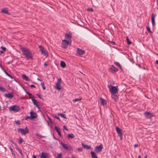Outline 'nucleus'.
I'll return each mask as SVG.
<instances>
[{
    "label": "nucleus",
    "instance_id": "obj_3",
    "mask_svg": "<svg viewBox=\"0 0 158 158\" xmlns=\"http://www.w3.org/2000/svg\"><path fill=\"white\" fill-rule=\"evenodd\" d=\"M20 109V108L19 107L16 105L12 106L9 108V110L10 111H14V112H18Z\"/></svg>",
    "mask_w": 158,
    "mask_h": 158
},
{
    "label": "nucleus",
    "instance_id": "obj_21",
    "mask_svg": "<svg viewBox=\"0 0 158 158\" xmlns=\"http://www.w3.org/2000/svg\"><path fill=\"white\" fill-rule=\"evenodd\" d=\"M32 101L34 104V105H35V106L37 107L38 108H39V103L38 102H37L36 100L35 99H32Z\"/></svg>",
    "mask_w": 158,
    "mask_h": 158
},
{
    "label": "nucleus",
    "instance_id": "obj_42",
    "mask_svg": "<svg viewBox=\"0 0 158 158\" xmlns=\"http://www.w3.org/2000/svg\"><path fill=\"white\" fill-rule=\"evenodd\" d=\"M15 123L17 125H19L20 124V121L18 120L15 121Z\"/></svg>",
    "mask_w": 158,
    "mask_h": 158
},
{
    "label": "nucleus",
    "instance_id": "obj_55",
    "mask_svg": "<svg viewBox=\"0 0 158 158\" xmlns=\"http://www.w3.org/2000/svg\"><path fill=\"white\" fill-rule=\"evenodd\" d=\"M12 62H13V61L11 60V61H10L8 62L7 63V64H9L10 63H12Z\"/></svg>",
    "mask_w": 158,
    "mask_h": 158
},
{
    "label": "nucleus",
    "instance_id": "obj_50",
    "mask_svg": "<svg viewBox=\"0 0 158 158\" xmlns=\"http://www.w3.org/2000/svg\"><path fill=\"white\" fill-rule=\"evenodd\" d=\"M63 129H65L67 131H68V129L66 127V126H64L63 127Z\"/></svg>",
    "mask_w": 158,
    "mask_h": 158
},
{
    "label": "nucleus",
    "instance_id": "obj_56",
    "mask_svg": "<svg viewBox=\"0 0 158 158\" xmlns=\"http://www.w3.org/2000/svg\"><path fill=\"white\" fill-rule=\"evenodd\" d=\"M10 142H11L13 144H14L15 145H16V144H15V143L13 141H12V140H10Z\"/></svg>",
    "mask_w": 158,
    "mask_h": 158
},
{
    "label": "nucleus",
    "instance_id": "obj_4",
    "mask_svg": "<svg viewBox=\"0 0 158 158\" xmlns=\"http://www.w3.org/2000/svg\"><path fill=\"white\" fill-rule=\"evenodd\" d=\"M61 82L62 80L61 78H58L57 79L55 88L58 90H60L62 88L61 86Z\"/></svg>",
    "mask_w": 158,
    "mask_h": 158
},
{
    "label": "nucleus",
    "instance_id": "obj_20",
    "mask_svg": "<svg viewBox=\"0 0 158 158\" xmlns=\"http://www.w3.org/2000/svg\"><path fill=\"white\" fill-rule=\"evenodd\" d=\"M110 69L111 71H114V72H116L118 71V69L113 65L111 66L110 68Z\"/></svg>",
    "mask_w": 158,
    "mask_h": 158
},
{
    "label": "nucleus",
    "instance_id": "obj_63",
    "mask_svg": "<svg viewBox=\"0 0 158 158\" xmlns=\"http://www.w3.org/2000/svg\"><path fill=\"white\" fill-rule=\"evenodd\" d=\"M138 158H141V156L140 155L138 156Z\"/></svg>",
    "mask_w": 158,
    "mask_h": 158
},
{
    "label": "nucleus",
    "instance_id": "obj_24",
    "mask_svg": "<svg viewBox=\"0 0 158 158\" xmlns=\"http://www.w3.org/2000/svg\"><path fill=\"white\" fill-rule=\"evenodd\" d=\"M90 154L92 158H98L96 155V153H95L94 152L91 151L90 152Z\"/></svg>",
    "mask_w": 158,
    "mask_h": 158
},
{
    "label": "nucleus",
    "instance_id": "obj_35",
    "mask_svg": "<svg viewBox=\"0 0 158 158\" xmlns=\"http://www.w3.org/2000/svg\"><path fill=\"white\" fill-rule=\"evenodd\" d=\"M0 90L3 92H4L6 91V89L0 86Z\"/></svg>",
    "mask_w": 158,
    "mask_h": 158
},
{
    "label": "nucleus",
    "instance_id": "obj_26",
    "mask_svg": "<svg viewBox=\"0 0 158 158\" xmlns=\"http://www.w3.org/2000/svg\"><path fill=\"white\" fill-rule=\"evenodd\" d=\"M22 77L23 80H25L26 81H28L29 80V79L28 77L25 74L22 75Z\"/></svg>",
    "mask_w": 158,
    "mask_h": 158
},
{
    "label": "nucleus",
    "instance_id": "obj_27",
    "mask_svg": "<svg viewBox=\"0 0 158 158\" xmlns=\"http://www.w3.org/2000/svg\"><path fill=\"white\" fill-rule=\"evenodd\" d=\"M66 64L65 62L64 61H61L60 62V66H61L63 68H65L66 66Z\"/></svg>",
    "mask_w": 158,
    "mask_h": 158
},
{
    "label": "nucleus",
    "instance_id": "obj_1",
    "mask_svg": "<svg viewBox=\"0 0 158 158\" xmlns=\"http://www.w3.org/2000/svg\"><path fill=\"white\" fill-rule=\"evenodd\" d=\"M19 48L21 50L23 54L28 59H32V53L29 49L22 46L21 45H19Z\"/></svg>",
    "mask_w": 158,
    "mask_h": 158
},
{
    "label": "nucleus",
    "instance_id": "obj_23",
    "mask_svg": "<svg viewBox=\"0 0 158 158\" xmlns=\"http://www.w3.org/2000/svg\"><path fill=\"white\" fill-rule=\"evenodd\" d=\"M81 145L84 149H91V147L89 145H85L83 143H82Z\"/></svg>",
    "mask_w": 158,
    "mask_h": 158
},
{
    "label": "nucleus",
    "instance_id": "obj_49",
    "mask_svg": "<svg viewBox=\"0 0 158 158\" xmlns=\"http://www.w3.org/2000/svg\"><path fill=\"white\" fill-rule=\"evenodd\" d=\"M26 93L30 97H31V96H32L31 94L28 92H27Z\"/></svg>",
    "mask_w": 158,
    "mask_h": 158
},
{
    "label": "nucleus",
    "instance_id": "obj_36",
    "mask_svg": "<svg viewBox=\"0 0 158 158\" xmlns=\"http://www.w3.org/2000/svg\"><path fill=\"white\" fill-rule=\"evenodd\" d=\"M126 40L127 43V44H131V42L130 41L128 37H126Z\"/></svg>",
    "mask_w": 158,
    "mask_h": 158
},
{
    "label": "nucleus",
    "instance_id": "obj_18",
    "mask_svg": "<svg viewBox=\"0 0 158 158\" xmlns=\"http://www.w3.org/2000/svg\"><path fill=\"white\" fill-rule=\"evenodd\" d=\"M55 129L58 135L60 137L61 136V132H60V128L57 127V126H56L55 127Z\"/></svg>",
    "mask_w": 158,
    "mask_h": 158
},
{
    "label": "nucleus",
    "instance_id": "obj_41",
    "mask_svg": "<svg viewBox=\"0 0 158 158\" xmlns=\"http://www.w3.org/2000/svg\"><path fill=\"white\" fill-rule=\"evenodd\" d=\"M36 135L38 137H40V138H44V136L41 135V134H36Z\"/></svg>",
    "mask_w": 158,
    "mask_h": 158
},
{
    "label": "nucleus",
    "instance_id": "obj_17",
    "mask_svg": "<svg viewBox=\"0 0 158 158\" xmlns=\"http://www.w3.org/2000/svg\"><path fill=\"white\" fill-rule=\"evenodd\" d=\"M4 96L8 98H11L14 97V94L13 93L6 94H4Z\"/></svg>",
    "mask_w": 158,
    "mask_h": 158
},
{
    "label": "nucleus",
    "instance_id": "obj_25",
    "mask_svg": "<svg viewBox=\"0 0 158 158\" xmlns=\"http://www.w3.org/2000/svg\"><path fill=\"white\" fill-rule=\"evenodd\" d=\"M100 100L102 104L103 105L106 104V101L102 98H100Z\"/></svg>",
    "mask_w": 158,
    "mask_h": 158
},
{
    "label": "nucleus",
    "instance_id": "obj_57",
    "mask_svg": "<svg viewBox=\"0 0 158 158\" xmlns=\"http://www.w3.org/2000/svg\"><path fill=\"white\" fill-rule=\"evenodd\" d=\"M138 146V144H135L134 145V147L135 148H136Z\"/></svg>",
    "mask_w": 158,
    "mask_h": 158
},
{
    "label": "nucleus",
    "instance_id": "obj_8",
    "mask_svg": "<svg viewBox=\"0 0 158 158\" xmlns=\"http://www.w3.org/2000/svg\"><path fill=\"white\" fill-rule=\"evenodd\" d=\"M65 38L68 41L71 42V39L72 38V34L71 32H69L68 33H66L65 35Z\"/></svg>",
    "mask_w": 158,
    "mask_h": 158
},
{
    "label": "nucleus",
    "instance_id": "obj_62",
    "mask_svg": "<svg viewBox=\"0 0 158 158\" xmlns=\"http://www.w3.org/2000/svg\"><path fill=\"white\" fill-rule=\"evenodd\" d=\"M37 79V80H38L39 81H41V79H39V78H38Z\"/></svg>",
    "mask_w": 158,
    "mask_h": 158
},
{
    "label": "nucleus",
    "instance_id": "obj_54",
    "mask_svg": "<svg viewBox=\"0 0 158 158\" xmlns=\"http://www.w3.org/2000/svg\"><path fill=\"white\" fill-rule=\"evenodd\" d=\"M30 87L32 88H35V86L33 85H31Z\"/></svg>",
    "mask_w": 158,
    "mask_h": 158
},
{
    "label": "nucleus",
    "instance_id": "obj_34",
    "mask_svg": "<svg viewBox=\"0 0 158 158\" xmlns=\"http://www.w3.org/2000/svg\"><path fill=\"white\" fill-rule=\"evenodd\" d=\"M62 156V154L61 153H60L57 155L56 158H63Z\"/></svg>",
    "mask_w": 158,
    "mask_h": 158
},
{
    "label": "nucleus",
    "instance_id": "obj_5",
    "mask_svg": "<svg viewBox=\"0 0 158 158\" xmlns=\"http://www.w3.org/2000/svg\"><path fill=\"white\" fill-rule=\"evenodd\" d=\"M18 132H21V134L23 135H26V134L29 133V130L27 127H26L25 128H18Z\"/></svg>",
    "mask_w": 158,
    "mask_h": 158
},
{
    "label": "nucleus",
    "instance_id": "obj_31",
    "mask_svg": "<svg viewBox=\"0 0 158 158\" xmlns=\"http://www.w3.org/2000/svg\"><path fill=\"white\" fill-rule=\"evenodd\" d=\"M16 150L18 151V152H19V153H20L21 155L22 156V157H23V154L22 152L19 149V148L18 147H16Z\"/></svg>",
    "mask_w": 158,
    "mask_h": 158
},
{
    "label": "nucleus",
    "instance_id": "obj_61",
    "mask_svg": "<svg viewBox=\"0 0 158 158\" xmlns=\"http://www.w3.org/2000/svg\"><path fill=\"white\" fill-rule=\"evenodd\" d=\"M156 64L158 65V60H156Z\"/></svg>",
    "mask_w": 158,
    "mask_h": 158
},
{
    "label": "nucleus",
    "instance_id": "obj_13",
    "mask_svg": "<svg viewBox=\"0 0 158 158\" xmlns=\"http://www.w3.org/2000/svg\"><path fill=\"white\" fill-rule=\"evenodd\" d=\"M30 113L31 115L30 118L31 119H33L36 118L37 116V114L35 112H33L32 111H31L30 112Z\"/></svg>",
    "mask_w": 158,
    "mask_h": 158
},
{
    "label": "nucleus",
    "instance_id": "obj_33",
    "mask_svg": "<svg viewBox=\"0 0 158 158\" xmlns=\"http://www.w3.org/2000/svg\"><path fill=\"white\" fill-rule=\"evenodd\" d=\"M11 154L13 156L14 158H16V155L15 154V152L13 150L11 151Z\"/></svg>",
    "mask_w": 158,
    "mask_h": 158
},
{
    "label": "nucleus",
    "instance_id": "obj_10",
    "mask_svg": "<svg viewBox=\"0 0 158 158\" xmlns=\"http://www.w3.org/2000/svg\"><path fill=\"white\" fill-rule=\"evenodd\" d=\"M103 148V145L102 144H101L99 146H97L95 148V151L97 152H99L102 151Z\"/></svg>",
    "mask_w": 158,
    "mask_h": 158
},
{
    "label": "nucleus",
    "instance_id": "obj_44",
    "mask_svg": "<svg viewBox=\"0 0 158 158\" xmlns=\"http://www.w3.org/2000/svg\"><path fill=\"white\" fill-rule=\"evenodd\" d=\"M1 48L2 50V51H3L4 52L6 51V48L5 47H3V46H1Z\"/></svg>",
    "mask_w": 158,
    "mask_h": 158
},
{
    "label": "nucleus",
    "instance_id": "obj_14",
    "mask_svg": "<svg viewBox=\"0 0 158 158\" xmlns=\"http://www.w3.org/2000/svg\"><path fill=\"white\" fill-rule=\"evenodd\" d=\"M60 144L62 146L63 148H65L68 150H70L71 149V147L68 146L67 144H64L63 142L60 143Z\"/></svg>",
    "mask_w": 158,
    "mask_h": 158
},
{
    "label": "nucleus",
    "instance_id": "obj_46",
    "mask_svg": "<svg viewBox=\"0 0 158 158\" xmlns=\"http://www.w3.org/2000/svg\"><path fill=\"white\" fill-rule=\"evenodd\" d=\"M2 69L3 70V71L7 75L8 74V73L7 72L5 71V70H4L2 68Z\"/></svg>",
    "mask_w": 158,
    "mask_h": 158
},
{
    "label": "nucleus",
    "instance_id": "obj_32",
    "mask_svg": "<svg viewBox=\"0 0 158 158\" xmlns=\"http://www.w3.org/2000/svg\"><path fill=\"white\" fill-rule=\"evenodd\" d=\"M41 85L42 87L43 88V89L44 90L46 89V88L45 86V85L44 82H43L41 83Z\"/></svg>",
    "mask_w": 158,
    "mask_h": 158
},
{
    "label": "nucleus",
    "instance_id": "obj_53",
    "mask_svg": "<svg viewBox=\"0 0 158 158\" xmlns=\"http://www.w3.org/2000/svg\"><path fill=\"white\" fill-rule=\"evenodd\" d=\"M30 118V116H27L25 118L26 120H27L28 119Z\"/></svg>",
    "mask_w": 158,
    "mask_h": 158
},
{
    "label": "nucleus",
    "instance_id": "obj_22",
    "mask_svg": "<svg viewBox=\"0 0 158 158\" xmlns=\"http://www.w3.org/2000/svg\"><path fill=\"white\" fill-rule=\"evenodd\" d=\"M2 12L4 13L9 15L10 13L8 12V9L6 8H4L2 10Z\"/></svg>",
    "mask_w": 158,
    "mask_h": 158
},
{
    "label": "nucleus",
    "instance_id": "obj_64",
    "mask_svg": "<svg viewBox=\"0 0 158 158\" xmlns=\"http://www.w3.org/2000/svg\"><path fill=\"white\" fill-rule=\"evenodd\" d=\"M147 157V156H145V158H146Z\"/></svg>",
    "mask_w": 158,
    "mask_h": 158
},
{
    "label": "nucleus",
    "instance_id": "obj_39",
    "mask_svg": "<svg viewBox=\"0 0 158 158\" xmlns=\"http://www.w3.org/2000/svg\"><path fill=\"white\" fill-rule=\"evenodd\" d=\"M9 148L10 149L11 151H13V146L12 145H10L9 147Z\"/></svg>",
    "mask_w": 158,
    "mask_h": 158
},
{
    "label": "nucleus",
    "instance_id": "obj_6",
    "mask_svg": "<svg viewBox=\"0 0 158 158\" xmlns=\"http://www.w3.org/2000/svg\"><path fill=\"white\" fill-rule=\"evenodd\" d=\"M70 41L66 40H62V46L64 48H66L69 44Z\"/></svg>",
    "mask_w": 158,
    "mask_h": 158
},
{
    "label": "nucleus",
    "instance_id": "obj_28",
    "mask_svg": "<svg viewBox=\"0 0 158 158\" xmlns=\"http://www.w3.org/2000/svg\"><path fill=\"white\" fill-rule=\"evenodd\" d=\"M58 115L60 116L61 117H62L63 118L66 119L67 118L66 116V115L62 113H58Z\"/></svg>",
    "mask_w": 158,
    "mask_h": 158
},
{
    "label": "nucleus",
    "instance_id": "obj_40",
    "mask_svg": "<svg viewBox=\"0 0 158 158\" xmlns=\"http://www.w3.org/2000/svg\"><path fill=\"white\" fill-rule=\"evenodd\" d=\"M146 28L147 31L150 33H152V31H151L150 30V27H149L147 26Z\"/></svg>",
    "mask_w": 158,
    "mask_h": 158
},
{
    "label": "nucleus",
    "instance_id": "obj_37",
    "mask_svg": "<svg viewBox=\"0 0 158 158\" xmlns=\"http://www.w3.org/2000/svg\"><path fill=\"white\" fill-rule=\"evenodd\" d=\"M81 98L80 99L76 98L73 100V101L74 102H76L81 100Z\"/></svg>",
    "mask_w": 158,
    "mask_h": 158
},
{
    "label": "nucleus",
    "instance_id": "obj_58",
    "mask_svg": "<svg viewBox=\"0 0 158 158\" xmlns=\"http://www.w3.org/2000/svg\"><path fill=\"white\" fill-rule=\"evenodd\" d=\"M44 65L45 66H47L48 65V64H47L46 62H45L44 64Z\"/></svg>",
    "mask_w": 158,
    "mask_h": 158
},
{
    "label": "nucleus",
    "instance_id": "obj_48",
    "mask_svg": "<svg viewBox=\"0 0 158 158\" xmlns=\"http://www.w3.org/2000/svg\"><path fill=\"white\" fill-rule=\"evenodd\" d=\"M54 117L55 118H56V119H57L59 120L60 121V118L59 117H58L55 116H54Z\"/></svg>",
    "mask_w": 158,
    "mask_h": 158
},
{
    "label": "nucleus",
    "instance_id": "obj_43",
    "mask_svg": "<svg viewBox=\"0 0 158 158\" xmlns=\"http://www.w3.org/2000/svg\"><path fill=\"white\" fill-rule=\"evenodd\" d=\"M77 150L78 152H81L83 150V148L82 147L78 148Z\"/></svg>",
    "mask_w": 158,
    "mask_h": 158
},
{
    "label": "nucleus",
    "instance_id": "obj_11",
    "mask_svg": "<svg viewBox=\"0 0 158 158\" xmlns=\"http://www.w3.org/2000/svg\"><path fill=\"white\" fill-rule=\"evenodd\" d=\"M85 51L84 50H82L79 48H77L76 51L77 53L79 55H81L84 54Z\"/></svg>",
    "mask_w": 158,
    "mask_h": 158
},
{
    "label": "nucleus",
    "instance_id": "obj_16",
    "mask_svg": "<svg viewBox=\"0 0 158 158\" xmlns=\"http://www.w3.org/2000/svg\"><path fill=\"white\" fill-rule=\"evenodd\" d=\"M156 16V14H152V22L153 27L155 26V19Z\"/></svg>",
    "mask_w": 158,
    "mask_h": 158
},
{
    "label": "nucleus",
    "instance_id": "obj_47",
    "mask_svg": "<svg viewBox=\"0 0 158 158\" xmlns=\"http://www.w3.org/2000/svg\"><path fill=\"white\" fill-rule=\"evenodd\" d=\"M37 95L39 97V98L41 99V95L39 93L37 94Z\"/></svg>",
    "mask_w": 158,
    "mask_h": 158
},
{
    "label": "nucleus",
    "instance_id": "obj_9",
    "mask_svg": "<svg viewBox=\"0 0 158 158\" xmlns=\"http://www.w3.org/2000/svg\"><path fill=\"white\" fill-rule=\"evenodd\" d=\"M116 130L119 136L120 137V139H122L123 136V134L122 133V130L119 127L117 126L116 127Z\"/></svg>",
    "mask_w": 158,
    "mask_h": 158
},
{
    "label": "nucleus",
    "instance_id": "obj_59",
    "mask_svg": "<svg viewBox=\"0 0 158 158\" xmlns=\"http://www.w3.org/2000/svg\"><path fill=\"white\" fill-rule=\"evenodd\" d=\"M33 158H36V156L35 155L33 156Z\"/></svg>",
    "mask_w": 158,
    "mask_h": 158
},
{
    "label": "nucleus",
    "instance_id": "obj_60",
    "mask_svg": "<svg viewBox=\"0 0 158 158\" xmlns=\"http://www.w3.org/2000/svg\"><path fill=\"white\" fill-rule=\"evenodd\" d=\"M0 52L1 53H4V52L2 50H1L0 51Z\"/></svg>",
    "mask_w": 158,
    "mask_h": 158
},
{
    "label": "nucleus",
    "instance_id": "obj_38",
    "mask_svg": "<svg viewBox=\"0 0 158 158\" xmlns=\"http://www.w3.org/2000/svg\"><path fill=\"white\" fill-rule=\"evenodd\" d=\"M18 140L19 143L20 144H21L23 142V139L21 138H19Z\"/></svg>",
    "mask_w": 158,
    "mask_h": 158
},
{
    "label": "nucleus",
    "instance_id": "obj_52",
    "mask_svg": "<svg viewBox=\"0 0 158 158\" xmlns=\"http://www.w3.org/2000/svg\"><path fill=\"white\" fill-rule=\"evenodd\" d=\"M11 79H12L13 78V77L12 76H11L10 74H8L7 75Z\"/></svg>",
    "mask_w": 158,
    "mask_h": 158
},
{
    "label": "nucleus",
    "instance_id": "obj_7",
    "mask_svg": "<svg viewBox=\"0 0 158 158\" xmlns=\"http://www.w3.org/2000/svg\"><path fill=\"white\" fill-rule=\"evenodd\" d=\"M110 91L112 94H116L118 92V89L117 87L112 86L109 89Z\"/></svg>",
    "mask_w": 158,
    "mask_h": 158
},
{
    "label": "nucleus",
    "instance_id": "obj_2",
    "mask_svg": "<svg viewBox=\"0 0 158 158\" xmlns=\"http://www.w3.org/2000/svg\"><path fill=\"white\" fill-rule=\"evenodd\" d=\"M38 47L40 49L39 51L41 52V53L46 57L48 56V54L47 50H46L41 45H39Z\"/></svg>",
    "mask_w": 158,
    "mask_h": 158
},
{
    "label": "nucleus",
    "instance_id": "obj_19",
    "mask_svg": "<svg viewBox=\"0 0 158 158\" xmlns=\"http://www.w3.org/2000/svg\"><path fill=\"white\" fill-rule=\"evenodd\" d=\"M111 94V97L112 98L114 99V101L115 102H117L118 98V96L117 95L115 94Z\"/></svg>",
    "mask_w": 158,
    "mask_h": 158
},
{
    "label": "nucleus",
    "instance_id": "obj_30",
    "mask_svg": "<svg viewBox=\"0 0 158 158\" xmlns=\"http://www.w3.org/2000/svg\"><path fill=\"white\" fill-rule=\"evenodd\" d=\"M68 138H73L74 137L73 134L71 133L69 134L68 135Z\"/></svg>",
    "mask_w": 158,
    "mask_h": 158
},
{
    "label": "nucleus",
    "instance_id": "obj_12",
    "mask_svg": "<svg viewBox=\"0 0 158 158\" xmlns=\"http://www.w3.org/2000/svg\"><path fill=\"white\" fill-rule=\"evenodd\" d=\"M50 157L48 153L44 152H42L40 156V158H49Z\"/></svg>",
    "mask_w": 158,
    "mask_h": 158
},
{
    "label": "nucleus",
    "instance_id": "obj_29",
    "mask_svg": "<svg viewBox=\"0 0 158 158\" xmlns=\"http://www.w3.org/2000/svg\"><path fill=\"white\" fill-rule=\"evenodd\" d=\"M114 64L116 66L118 67L121 69H122V68L120 63L118 62H115Z\"/></svg>",
    "mask_w": 158,
    "mask_h": 158
},
{
    "label": "nucleus",
    "instance_id": "obj_45",
    "mask_svg": "<svg viewBox=\"0 0 158 158\" xmlns=\"http://www.w3.org/2000/svg\"><path fill=\"white\" fill-rule=\"evenodd\" d=\"M88 11H91V12H93L94 11V10L92 8H89L87 9V10Z\"/></svg>",
    "mask_w": 158,
    "mask_h": 158
},
{
    "label": "nucleus",
    "instance_id": "obj_15",
    "mask_svg": "<svg viewBox=\"0 0 158 158\" xmlns=\"http://www.w3.org/2000/svg\"><path fill=\"white\" fill-rule=\"evenodd\" d=\"M145 116L148 118H151L153 116L151 112H146L144 113Z\"/></svg>",
    "mask_w": 158,
    "mask_h": 158
},
{
    "label": "nucleus",
    "instance_id": "obj_51",
    "mask_svg": "<svg viewBox=\"0 0 158 158\" xmlns=\"http://www.w3.org/2000/svg\"><path fill=\"white\" fill-rule=\"evenodd\" d=\"M110 42L111 44H112L113 45H115V43L114 42L111 41H110Z\"/></svg>",
    "mask_w": 158,
    "mask_h": 158
}]
</instances>
